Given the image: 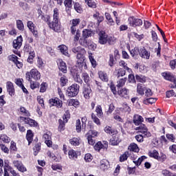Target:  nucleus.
<instances>
[{
  "label": "nucleus",
  "instance_id": "38",
  "mask_svg": "<svg viewBox=\"0 0 176 176\" xmlns=\"http://www.w3.org/2000/svg\"><path fill=\"white\" fill-rule=\"evenodd\" d=\"M71 25L73 27H77L80 23V19H74L70 21Z\"/></svg>",
  "mask_w": 176,
  "mask_h": 176
},
{
  "label": "nucleus",
  "instance_id": "12",
  "mask_svg": "<svg viewBox=\"0 0 176 176\" xmlns=\"http://www.w3.org/2000/svg\"><path fill=\"white\" fill-rule=\"evenodd\" d=\"M21 120L25 122L26 124H29L31 127H36L38 126V122L35 120H32L30 118L21 117Z\"/></svg>",
  "mask_w": 176,
  "mask_h": 176
},
{
  "label": "nucleus",
  "instance_id": "35",
  "mask_svg": "<svg viewBox=\"0 0 176 176\" xmlns=\"http://www.w3.org/2000/svg\"><path fill=\"white\" fill-rule=\"evenodd\" d=\"M91 34H93V32L91 30H89L87 29H85L82 31V36L84 38H89V36H91Z\"/></svg>",
  "mask_w": 176,
  "mask_h": 176
},
{
  "label": "nucleus",
  "instance_id": "48",
  "mask_svg": "<svg viewBox=\"0 0 176 176\" xmlns=\"http://www.w3.org/2000/svg\"><path fill=\"white\" fill-rule=\"evenodd\" d=\"M104 131H105V133H107V134H114V133H115V130L109 126H107L104 128Z\"/></svg>",
  "mask_w": 176,
  "mask_h": 176
},
{
  "label": "nucleus",
  "instance_id": "37",
  "mask_svg": "<svg viewBox=\"0 0 176 176\" xmlns=\"http://www.w3.org/2000/svg\"><path fill=\"white\" fill-rule=\"evenodd\" d=\"M74 10H76V12H77V13H82V12H83V8H82V6H80V4H79L78 3H76L74 4Z\"/></svg>",
  "mask_w": 176,
  "mask_h": 176
},
{
  "label": "nucleus",
  "instance_id": "9",
  "mask_svg": "<svg viewBox=\"0 0 176 176\" xmlns=\"http://www.w3.org/2000/svg\"><path fill=\"white\" fill-rule=\"evenodd\" d=\"M138 53L140 56L145 60H149L151 57V52H148L144 47L138 50Z\"/></svg>",
  "mask_w": 176,
  "mask_h": 176
},
{
  "label": "nucleus",
  "instance_id": "25",
  "mask_svg": "<svg viewBox=\"0 0 176 176\" xmlns=\"http://www.w3.org/2000/svg\"><path fill=\"white\" fill-rule=\"evenodd\" d=\"M68 106L77 108V107H79V100L76 99H70L68 100Z\"/></svg>",
  "mask_w": 176,
  "mask_h": 176
},
{
  "label": "nucleus",
  "instance_id": "46",
  "mask_svg": "<svg viewBox=\"0 0 176 176\" xmlns=\"http://www.w3.org/2000/svg\"><path fill=\"white\" fill-rule=\"evenodd\" d=\"M85 1L87 2V5L89 8H93L94 9L97 8V4H96V2L93 0H85Z\"/></svg>",
  "mask_w": 176,
  "mask_h": 176
},
{
  "label": "nucleus",
  "instance_id": "63",
  "mask_svg": "<svg viewBox=\"0 0 176 176\" xmlns=\"http://www.w3.org/2000/svg\"><path fill=\"white\" fill-rule=\"evenodd\" d=\"M17 170H18L19 171H20L21 173H25V171H27V168H25V167L24 166V164H23V163H22V164H20V166H19V167L17 168Z\"/></svg>",
  "mask_w": 176,
  "mask_h": 176
},
{
  "label": "nucleus",
  "instance_id": "22",
  "mask_svg": "<svg viewBox=\"0 0 176 176\" xmlns=\"http://www.w3.org/2000/svg\"><path fill=\"white\" fill-rule=\"evenodd\" d=\"M26 139L28 142V145H31V142H32L34 140V133H32V131L28 130L26 133Z\"/></svg>",
  "mask_w": 176,
  "mask_h": 176
},
{
  "label": "nucleus",
  "instance_id": "30",
  "mask_svg": "<svg viewBox=\"0 0 176 176\" xmlns=\"http://www.w3.org/2000/svg\"><path fill=\"white\" fill-rule=\"evenodd\" d=\"M146 89V87H142V84H138L137 92L140 96H144V91H145Z\"/></svg>",
  "mask_w": 176,
  "mask_h": 176
},
{
  "label": "nucleus",
  "instance_id": "2",
  "mask_svg": "<svg viewBox=\"0 0 176 176\" xmlns=\"http://www.w3.org/2000/svg\"><path fill=\"white\" fill-rule=\"evenodd\" d=\"M72 52L76 54V58L78 63L82 64L85 61V55L86 54V50L80 46H75L72 49Z\"/></svg>",
  "mask_w": 176,
  "mask_h": 176
},
{
  "label": "nucleus",
  "instance_id": "14",
  "mask_svg": "<svg viewBox=\"0 0 176 176\" xmlns=\"http://www.w3.org/2000/svg\"><path fill=\"white\" fill-rule=\"evenodd\" d=\"M23 45V37L21 36H18L15 40L13 41V47L16 50L21 47Z\"/></svg>",
  "mask_w": 176,
  "mask_h": 176
},
{
  "label": "nucleus",
  "instance_id": "24",
  "mask_svg": "<svg viewBox=\"0 0 176 176\" xmlns=\"http://www.w3.org/2000/svg\"><path fill=\"white\" fill-rule=\"evenodd\" d=\"M69 157L72 160H76L78 159V153L75 150H69L68 152Z\"/></svg>",
  "mask_w": 176,
  "mask_h": 176
},
{
  "label": "nucleus",
  "instance_id": "27",
  "mask_svg": "<svg viewBox=\"0 0 176 176\" xmlns=\"http://www.w3.org/2000/svg\"><path fill=\"white\" fill-rule=\"evenodd\" d=\"M98 76L100 79H101V80H102L103 82H108V76L107 75V73L100 71L98 72Z\"/></svg>",
  "mask_w": 176,
  "mask_h": 176
},
{
  "label": "nucleus",
  "instance_id": "29",
  "mask_svg": "<svg viewBox=\"0 0 176 176\" xmlns=\"http://www.w3.org/2000/svg\"><path fill=\"white\" fill-rule=\"evenodd\" d=\"M148 156H150V157H153V159L157 160V159H159V152H157V151L156 150L151 151L148 152Z\"/></svg>",
  "mask_w": 176,
  "mask_h": 176
},
{
  "label": "nucleus",
  "instance_id": "16",
  "mask_svg": "<svg viewBox=\"0 0 176 176\" xmlns=\"http://www.w3.org/2000/svg\"><path fill=\"white\" fill-rule=\"evenodd\" d=\"M6 89L10 96H14V86H13V83L12 82L8 81L6 82Z\"/></svg>",
  "mask_w": 176,
  "mask_h": 176
},
{
  "label": "nucleus",
  "instance_id": "49",
  "mask_svg": "<svg viewBox=\"0 0 176 176\" xmlns=\"http://www.w3.org/2000/svg\"><path fill=\"white\" fill-rule=\"evenodd\" d=\"M87 135V141H88V144L89 145H94V144H96V140H94V138H92L91 135Z\"/></svg>",
  "mask_w": 176,
  "mask_h": 176
},
{
  "label": "nucleus",
  "instance_id": "7",
  "mask_svg": "<svg viewBox=\"0 0 176 176\" xmlns=\"http://www.w3.org/2000/svg\"><path fill=\"white\" fill-rule=\"evenodd\" d=\"M129 23L131 27H140L142 24V20L134 16H130L128 19Z\"/></svg>",
  "mask_w": 176,
  "mask_h": 176
},
{
  "label": "nucleus",
  "instance_id": "57",
  "mask_svg": "<svg viewBox=\"0 0 176 176\" xmlns=\"http://www.w3.org/2000/svg\"><path fill=\"white\" fill-rule=\"evenodd\" d=\"M60 82L61 83V86H65L67 83H68V79L65 76H62L60 78Z\"/></svg>",
  "mask_w": 176,
  "mask_h": 176
},
{
  "label": "nucleus",
  "instance_id": "41",
  "mask_svg": "<svg viewBox=\"0 0 176 176\" xmlns=\"http://www.w3.org/2000/svg\"><path fill=\"white\" fill-rule=\"evenodd\" d=\"M86 135H91L92 138H96V137L98 135V132L97 131L90 130L88 131Z\"/></svg>",
  "mask_w": 176,
  "mask_h": 176
},
{
  "label": "nucleus",
  "instance_id": "43",
  "mask_svg": "<svg viewBox=\"0 0 176 176\" xmlns=\"http://www.w3.org/2000/svg\"><path fill=\"white\" fill-rule=\"evenodd\" d=\"M96 112L98 118H101L102 116V107H101V105H98L96 107Z\"/></svg>",
  "mask_w": 176,
  "mask_h": 176
},
{
  "label": "nucleus",
  "instance_id": "13",
  "mask_svg": "<svg viewBox=\"0 0 176 176\" xmlns=\"http://www.w3.org/2000/svg\"><path fill=\"white\" fill-rule=\"evenodd\" d=\"M49 103L52 107H56V108H61L63 107V102L58 98L50 99Z\"/></svg>",
  "mask_w": 176,
  "mask_h": 176
},
{
  "label": "nucleus",
  "instance_id": "6",
  "mask_svg": "<svg viewBox=\"0 0 176 176\" xmlns=\"http://www.w3.org/2000/svg\"><path fill=\"white\" fill-rule=\"evenodd\" d=\"M136 129L138 130L139 133H142V135H143L144 138H149V137L152 135L151 132L148 131V128L146 126H145L144 124H140V126Z\"/></svg>",
  "mask_w": 176,
  "mask_h": 176
},
{
  "label": "nucleus",
  "instance_id": "1",
  "mask_svg": "<svg viewBox=\"0 0 176 176\" xmlns=\"http://www.w3.org/2000/svg\"><path fill=\"white\" fill-rule=\"evenodd\" d=\"M59 20L60 16L58 13V9L54 8L53 14V21L52 22H49L48 25L52 30L55 31V32H58L60 30V23H58Z\"/></svg>",
  "mask_w": 176,
  "mask_h": 176
},
{
  "label": "nucleus",
  "instance_id": "64",
  "mask_svg": "<svg viewBox=\"0 0 176 176\" xmlns=\"http://www.w3.org/2000/svg\"><path fill=\"white\" fill-rule=\"evenodd\" d=\"M94 86L98 91H101L102 90V89L101 88V83L96 80L95 81Z\"/></svg>",
  "mask_w": 176,
  "mask_h": 176
},
{
  "label": "nucleus",
  "instance_id": "36",
  "mask_svg": "<svg viewBox=\"0 0 176 176\" xmlns=\"http://www.w3.org/2000/svg\"><path fill=\"white\" fill-rule=\"evenodd\" d=\"M156 101V98H146L144 99L143 100V102L146 104L148 105V104H155V102Z\"/></svg>",
  "mask_w": 176,
  "mask_h": 176
},
{
  "label": "nucleus",
  "instance_id": "32",
  "mask_svg": "<svg viewBox=\"0 0 176 176\" xmlns=\"http://www.w3.org/2000/svg\"><path fill=\"white\" fill-rule=\"evenodd\" d=\"M19 111L21 112V115H23V116H31L30 111L25 109V107H21L19 108Z\"/></svg>",
  "mask_w": 176,
  "mask_h": 176
},
{
  "label": "nucleus",
  "instance_id": "21",
  "mask_svg": "<svg viewBox=\"0 0 176 176\" xmlns=\"http://www.w3.org/2000/svg\"><path fill=\"white\" fill-rule=\"evenodd\" d=\"M58 69L61 72H63V74H67V64H65L63 60H59Z\"/></svg>",
  "mask_w": 176,
  "mask_h": 176
},
{
  "label": "nucleus",
  "instance_id": "59",
  "mask_svg": "<svg viewBox=\"0 0 176 176\" xmlns=\"http://www.w3.org/2000/svg\"><path fill=\"white\" fill-rule=\"evenodd\" d=\"M64 5L66 8H72V0H65Z\"/></svg>",
  "mask_w": 176,
  "mask_h": 176
},
{
  "label": "nucleus",
  "instance_id": "33",
  "mask_svg": "<svg viewBox=\"0 0 176 176\" xmlns=\"http://www.w3.org/2000/svg\"><path fill=\"white\" fill-rule=\"evenodd\" d=\"M16 28H18V30H19V31H24V23H23V21H16Z\"/></svg>",
  "mask_w": 176,
  "mask_h": 176
},
{
  "label": "nucleus",
  "instance_id": "55",
  "mask_svg": "<svg viewBox=\"0 0 176 176\" xmlns=\"http://www.w3.org/2000/svg\"><path fill=\"white\" fill-rule=\"evenodd\" d=\"M84 159L85 162L89 163V162H91L93 160V155L90 153H87Z\"/></svg>",
  "mask_w": 176,
  "mask_h": 176
},
{
  "label": "nucleus",
  "instance_id": "60",
  "mask_svg": "<svg viewBox=\"0 0 176 176\" xmlns=\"http://www.w3.org/2000/svg\"><path fill=\"white\" fill-rule=\"evenodd\" d=\"M27 25L30 31H33L35 29V27H34V23L31 21H28Z\"/></svg>",
  "mask_w": 176,
  "mask_h": 176
},
{
  "label": "nucleus",
  "instance_id": "18",
  "mask_svg": "<svg viewBox=\"0 0 176 176\" xmlns=\"http://www.w3.org/2000/svg\"><path fill=\"white\" fill-rule=\"evenodd\" d=\"M144 122V118L142 116L136 114L133 116V123L135 126L141 124Z\"/></svg>",
  "mask_w": 176,
  "mask_h": 176
},
{
  "label": "nucleus",
  "instance_id": "8",
  "mask_svg": "<svg viewBox=\"0 0 176 176\" xmlns=\"http://www.w3.org/2000/svg\"><path fill=\"white\" fill-rule=\"evenodd\" d=\"M63 121L62 120H59V126L58 130L59 131H63L64 130V127L65 126V123L68 122V119H69V113L66 112L63 117Z\"/></svg>",
  "mask_w": 176,
  "mask_h": 176
},
{
  "label": "nucleus",
  "instance_id": "11",
  "mask_svg": "<svg viewBox=\"0 0 176 176\" xmlns=\"http://www.w3.org/2000/svg\"><path fill=\"white\" fill-rule=\"evenodd\" d=\"M43 138L45 140V144L50 148L53 145V142H52V133L50 132H47L43 135Z\"/></svg>",
  "mask_w": 176,
  "mask_h": 176
},
{
  "label": "nucleus",
  "instance_id": "5",
  "mask_svg": "<svg viewBox=\"0 0 176 176\" xmlns=\"http://www.w3.org/2000/svg\"><path fill=\"white\" fill-rule=\"evenodd\" d=\"M79 85L78 84H73L67 90V96L69 97H76L79 93Z\"/></svg>",
  "mask_w": 176,
  "mask_h": 176
},
{
  "label": "nucleus",
  "instance_id": "58",
  "mask_svg": "<svg viewBox=\"0 0 176 176\" xmlns=\"http://www.w3.org/2000/svg\"><path fill=\"white\" fill-rule=\"evenodd\" d=\"M8 170H10V166H9V160H6L4 161V173L8 172Z\"/></svg>",
  "mask_w": 176,
  "mask_h": 176
},
{
  "label": "nucleus",
  "instance_id": "50",
  "mask_svg": "<svg viewBox=\"0 0 176 176\" xmlns=\"http://www.w3.org/2000/svg\"><path fill=\"white\" fill-rule=\"evenodd\" d=\"M144 91L145 97H152V96H153V92H152V90L149 88H146Z\"/></svg>",
  "mask_w": 176,
  "mask_h": 176
},
{
  "label": "nucleus",
  "instance_id": "61",
  "mask_svg": "<svg viewBox=\"0 0 176 176\" xmlns=\"http://www.w3.org/2000/svg\"><path fill=\"white\" fill-rule=\"evenodd\" d=\"M41 20H43V21H45V23H50V16L49 15H43L41 16Z\"/></svg>",
  "mask_w": 176,
  "mask_h": 176
},
{
  "label": "nucleus",
  "instance_id": "3",
  "mask_svg": "<svg viewBox=\"0 0 176 176\" xmlns=\"http://www.w3.org/2000/svg\"><path fill=\"white\" fill-rule=\"evenodd\" d=\"M27 80H39L41 79V72L36 69H32L30 72H28L25 74Z\"/></svg>",
  "mask_w": 176,
  "mask_h": 176
},
{
  "label": "nucleus",
  "instance_id": "40",
  "mask_svg": "<svg viewBox=\"0 0 176 176\" xmlns=\"http://www.w3.org/2000/svg\"><path fill=\"white\" fill-rule=\"evenodd\" d=\"M82 78L87 85H89V82H90V76H89V74L87 73H82Z\"/></svg>",
  "mask_w": 176,
  "mask_h": 176
},
{
  "label": "nucleus",
  "instance_id": "26",
  "mask_svg": "<svg viewBox=\"0 0 176 176\" xmlns=\"http://www.w3.org/2000/svg\"><path fill=\"white\" fill-rule=\"evenodd\" d=\"M128 148L129 151L132 152H136V153L140 152V148H138V146L135 143H131L129 146Z\"/></svg>",
  "mask_w": 176,
  "mask_h": 176
},
{
  "label": "nucleus",
  "instance_id": "31",
  "mask_svg": "<svg viewBox=\"0 0 176 176\" xmlns=\"http://www.w3.org/2000/svg\"><path fill=\"white\" fill-rule=\"evenodd\" d=\"M135 79L140 83H145V82H146V77H145V76L136 74Z\"/></svg>",
  "mask_w": 176,
  "mask_h": 176
},
{
  "label": "nucleus",
  "instance_id": "23",
  "mask_svg": "<svg viewBox=\"0 0 176 176\" xmlns=\"http://www.w3.org/2000/svg\"><path fill=\"white\" fill-rule=\"evenodd\" d=\"M69 143L73 146H78L80 144V138H73L69 140Z\"/></svg>",
  "mask_w": 176,
  "mask_h": 176
},
{
  "label": "nucleus",
  "instance_id": "19",
  "mask_svg": "<svg viewBox=\"0 0 176 176\" xmlns=\"http://www.w3.org/2000/svg\"><path fill=\"white\" fill-rule=\"evenodd\" d=\"M120 142V139L119 138V135H115L110 139V144L115 146V145H119Z\"/></svg>",
  "mask_w": 176,
  "mask_h": 176
},
{
  "label": "nucleus",
  "instance_id": "39",
  "mask_svg": "<svg viewBox=\"0 0 176 176\" xmlns=\"http://www.w3.org/2000/svg\"><path fill=\"white\" fill-rule=\"evenodd\" d=\"M91 119L93 122H94L96 124H97L98 126H100L101 124V122H100V119H98V118H97L96 114H94V113H91Z\"/></svg>",
  "mask_w": 176,
  "mask_h": 176
},
{
  "label": "nucleus",
  "instance_id": "47",
  "mask_svg": "<svg viewBox=\"0 0 176 176\" xmlns=\"http://www.w3.org/2000/svg\"><path fill=\"white\" fill-rule=\"evenodd\" d=\"M76 130L77 133L82 131V126L80 125V120H77L76 122Z\"/></svg>",
  "mask_w": 176,
  "mask_h": 176
},
{
  "label": "nucleus",
  "instance_id": "44",
  "mask_svg": "<svg viewBox=\"0 0 176 176\" xmlns=\"http://www.w3.org/2000/svg\"><path fill=\"white\" fill-rule=\"evenodd\" d=\"M30 82V89L34 90L36 87H39V84L37 82L32 81V80H28Z\"/></svg>",
  "mask_w": 176,
  "mask_h": 176
},
{
  "label": "nucleus",
  "instance_id": "51",
  "mask_svg": "<svg viewBox=\"0 0 176 176\" xmlns=\"http://www.w3.org/2000/svg\"><path fill=\"white\" fill-rule=\"evenodd\" d=\"M167 159V155L163 153H160V156L158 155L157 160L158 162H165V160Z\"/></svg>",
  "mask_w": 176,
  "mask_h": 176
},
{
  "label": "nucleus",
  "instance_id": "4",
  "mask_svg": "<svg viewBox=\"0 0 176 176\" xmlns=\"http://www.w3.org/2000/svg\"><path fill=\"white\" fill-rule=\"evenodd\" d=\"M98 35H99L98 43L100 45H107V43L111 44V41H112V37L109 36L108 34L105 33V32L100 31Z\"/></svg>",
  "mask_w": 176,
  "mask_h": 176
},
{
  "label": "nucleus",
  "instance_id": "62",
  "mask_svg": "<svg viewBox=\"0 0 176 176\" xmlns=\"http://www.w3.org/2000/svg\"><path fill=\"white\" fill-rule=\"evenodd\" d=\"M19 6L24 10H28V4H27L25 2H20Z\"/></svg>",
  "mask_w": 176,
  "mask_h": 176
},
{
  "label": "nucleus",
  "instance_id": "42",
  "mask_svg": "<svg viewBox=\"0 0 176 176\" xmlns=\"http://www.w3.org/2000/svg\"><path fill=\"white\" fill-rule=\"evenodd\" d=\"M129 151H126L120 157V162H125V160H127V157H129Z\"/></svg>",
  "mask_w": 176,
  "mask_h": 176
},
{
  "label": "nucleus",
  "instance_id": "10",
  "mask_svg": "<svg viewBox=\"0 0 176 176\" xmlns=\"http://www.w3.org/2000/svg\"><path fill=\"white\" fill-rule=\"evenodd\" d=\"M108 148V142L103 141V143L101 142H98L94 146L95 151L100 152L101 149H107Z\"/></svg>",
  "mask_w": 176,
  "mask_h": 176
},
{
  "label": "nucleus",
  "instance_id": "53",
  "mask_svg": "<svg viewBox=\"0 0 176 176\" xmlns=\"http://www.w3.org/2000/svg\"><path fill=\"white\" fill-rule=\"evenodd\" d=\"M1 141L6 142V144H8V142H10V138L6 135H1Z\"/></svg>",
  "mask_w": 176,
  "mask_h": 176
},
{
  "label": "nucleus",
  "instance_id": "45",
  "mask_svg": "<svg viewBox=\"0 0 176 176\" xmlns=\"http://www.w3.org/2000/svg\"><path fill=\"white\" fill-rule=\"evenodd\" d=\"M119 65H120V67H123L124 69H126V71H128L129 72H130V71H131V69H130V68H129V67H127V63H126V62H124V60L120 61Z\"/></svg>",
  "mask_w": 176,
  "mask_h": 176
},
{
  "label": "nucleus",
  "instance_id": "34",
  "mask_svg": "<svg viewBox=\"0 0 176 176\" xmlns=\"http://www.w3.org/2000/svg\"><path fill=\"white\" fill-rule=\"evenodd\" d=\"M126 80H127L126 78H121L120 80L117 82V87H123V86L126 85Z\"/></svg>",
  "mask_w": 176,
  "mask_h": 176
},
{
  "label": "nucleus",
  "instance_id": "28",
  "mask_svg": "<svg viewBox=\"0 0 176 176\" xmlns=\"http://www.w3.org/2000/svg\"><path fill=\"white\" fill-rule=\"evenodd\" d=\"M59 50L61 52L62 54H64V56H69L68 54V47L66 45H60L58 47Z\"/></svg>",
  "mask_w": 176,
  "mask_h": 176
},
{
  "label": "nucleus",
  "instance_id": "17",
  "mask_svg": "<svg viewBox=\"0 0 176 176\" xmlns=\"http://www.w3.org/2000/svg\"><path fill=\"white\" fill-rule=\"evenodd\" d=\"M82 93L85 98L89 100V98H90V94H91V88H90L89 85H87V87H84Z\"/></svg>",
  "mask_w": 176,
  "mask_h": 176
},
{
  "label": "nucleus",
  "instance_id": "20",
  "mask_svg": "<svg viewBox=\"0 0 176 176\" xmlns=\"http://www.w3.org/2000/svg\"><path fill=\"white\" fill-rule=\"evenodd\" d=\"M163 78H164V79H166V80H169L170 82H174V80H175V77L171 74V73H162V74Z\"/></svg>",
  "mask_w": 176,
  "mask_h": 176
},
{
  "label": "nucleus",
  "instance_id": "56",
  "mask_svg": "<svg viewBox=\"0 0 176 176\" xmlns=\"http://www.w3.org/2000/svg\"><path fill=\"white\" fill-rule=\"evenodd\" d=\"M46 89H47V84L46 82H43L41 85L40 92L45 93L46 91Z\"/></svg>",
  "mask_w": 176,
  "mask_h": 176
},
{
  "label": "nucleus",
  "instance_id": "15",
  "mask_svg": "<svg viewBox=\"0 0 176 176\" xmlns=\"http://www.w3.org/2000/svg\"><path fill=\"white\" fill-rule=\"evenodd\" d=\"M118 93L120 97H122L126 100H129L130 98V96L129 95V89H127L126 88H123L118 90Z\"/></svg>",
  "mask_w": 176,
  "mask_h": 176
},
{
  "label": "nucleus",
  "instance_id": "52",
  "mask_svg": "<svg viewBox=\"0 0 176 176\" xmlns=\"http://www.w3.org/2000/svg\"><path fill=\"white\" fill-rule=\"evenodd\" d=\"M79 43L82 46H86V45H87V38H85L84 36H82L79 39Z\"/></svg>",
  "mask_w": 176,
  "mask_h": 176
},
{
  "label": "nucleus",
  "instance_id": "54",
  "mask_svg": "<svg viewBox=\"0 0 176 176\" xmlns=\"http://www.w3.org/2000/svg\"><path fill=\"white\" fill-rule=\"evenodd\" d=\"M126 75V71L123 69H119L117 73V77L120 78V76H124Z\"/></svg>",
  "mask_w": 176,
  "mask_h": 176
}]
</instances>
